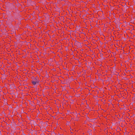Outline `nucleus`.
<instances>
[{
	"mask_svg": "<svg viewBox=\"0 0 135 135\" xmlns=\"http://www.w3.org/2000/svg\"><path fill=\"white\" fill-rule=\"evenodd\" d=\"M32 84L33 85H35L38 82V80H36L35 81L33 80L32 81Z\"/></svg>",
	"mask_w": 135,
	"mask_h": 135,
	"instance_id": "1",
	"label": "nucleus"
}]
</instances>
